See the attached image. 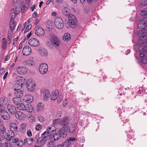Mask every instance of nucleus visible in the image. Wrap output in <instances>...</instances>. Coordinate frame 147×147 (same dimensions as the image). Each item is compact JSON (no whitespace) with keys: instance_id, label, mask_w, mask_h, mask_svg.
Segmentation results:
<instances>
[{"instance_id":"obj_1","label":"nucleus","mask_w":147,"mask_h":147,"mask_svg":"<svg viewBox=\"0 0 147 147\" xmlns=\"http://www.w3.org/2000/svg\"><path fill=\"white\" fill-rule=\"evenodd\" d=\"M61 45L59 39L56 36L52 35L49 39V40L46 42L47 47L50 49H52L55 47L56 48L59 47Z\"/></svg>"},{"instance_id":"obj_2","label":"nucleus","mask_w":147,"mask_h":147,"mask_svg":"<svg viewBox=\"0 0 147 147\" xmlns=\"http://www.w3.org/2000/svg\"><path fill=\"white\" fill-rule=\"evenodd\" d=\"M49 136L46 133H43L41 137L38 138L37 141L34 144L35 147H41L45 144L47 141L49 140Z\"/></svg>"},{"instance_id":"obj_3","label":"nucleus","mask_w":147,"mask_h":147,"mask_svg":"<svg viewBox=\"0 0 147 147\" xmlns=\"http://www.w3.org/2000/svg\"><path fill=\"white\" fill-rule=\"evenodd\" d=\"M59 135H58L56 133L52 135L53 136L51 137V141H53L58 140L59 137H62L63 138H65L67 135L65 131V128H61L59 130Z\"/></svg>"},{"instance_id":"obj_4","label":"nucleus","mask_w":147,"mask_h":147,"mask_svg":"<svg viewBox=\"0 0 147 147\" xmlns=\"http://www.w3.org/2000/svg\"><path fill=\"white\" fill-rule=\"evenodd\" d=\"M28 7H25V6L23 5L22 7L21 8V6L19 5L15 8V9L13 8L11 9V12L10 13V16L12 18H14L16 16V14H17L20 12L21 10L22 11L23 10H27Z\"/></svg>"},{"instance_id":"obj_5","label":"nucleus","mask_w":147,"mask_h":147,"mask_svg":"<svg viewBox=\"0 0 147 147\" xmlns=\"http://www.w3.org/2000/svg\"><path fill=\"white\" fill-rule=\"evenodd\" d=\"M146 47L143 45H138L136 46V51L137 52H140L139 55L140 57H143L147 53Z\"/></svg>"},{"instance_id":"obj_6","label":"nucleus","mask_w":147,"mask_h":147,"mask_svg":"<svg viewBox=\"0 0 147 147\" xmlns=\"http://www.w3.org/2000/svg\"><path fill=\"white\" fill-rule=\"evenodd\" d=\"M16 81L17 84L15 85V87H21L22 90H24L23 85H24L27 82L26 80L24 77L19 76L16 78Z\"/></svg>"},{"instance_id":"obj_7","label":"nucleus","mask_w":147,"mask_h":147,"mask_svg":"<svg viewBox=\"0 0 147 147\" xmlns=\"http://www.w3.org/2000/svg\"><path fill=\"white\" fill-rule=\"evenodd\" d=\"M68 19L69 26L73 28H75L77 22L76 17L72 14L70 15L68 17Z\"/></svg>"},{"instance_id":"obj_8","label":"nucleus","mask_w":147,"mask_h":147,"mask_svg":"<svg viewBox=\"0 0 147 147\" xmlns=\"http://www.w3.org/2000/svg\"><path fill=\"white\" fill-rule=\"evenodd\" d=\"M54 24L55 26L59 29H61L63 27V22L62 18L57 17L54 20Z\"/></svg>"},{"instance_id":"obj_9","label":"nucleus","mask_w":147,"mask_h":147,"mask_svg":"<svg viewBox=\"0 0 147 147\" xmlns=\"http://www.w3.org/2000/svg\"><path fill=\"white\" fill-rule=\"evenodd\" d=\"M9 128L10 131H12L11 135H9V137L10 138H12L14 137L15 132H16L18 129V126L17 124L14 123H11L10 124Z\"/></svg>"},{"instance_id":"obj_10","label":"nucleus","mask_w":147,"mask_h":147,"mask_svg":"<svg viewBox=\"0 0 147 147\" xmlns=\"http://www.w3.org/2000/svg\"><path fill=\"white\" fill-rule=\"evenodd\" d=\"M48 66L47 64L45 63L41 64L39 67L40 72L42 74H44L48 70Z\"/></svg>"},{"instance_id":"obj_11","label":"nucleus","mask_w":147,"mask_h":147,"mask_svg":"<svg viewBox=\"0 0 147 147\" xmlns=\"http://www.w3.org/2000/svg\"><path fill=\"white\" fill-rule=\"evenodd\" d=\"M34 32L36 35L42 36L45 34L43 29L40 27L37 26L34 28Z\"/></svg>"},{"instance_id":"obj_12","label":"nucleus","mask_w":147,"mask_h":147,"mask_svg":"<svg viewBox=\"0 0 147 147\" xmlns=\"http://www.w3.org/2000/svg\"><path fill=\"white\" fill-rule=\"evenodd\" d=\"M28 44L32 47H35L38 46L39 45V41L36 38H32L28 41Z\"/></svg>"},{"instance_id":"obj_13","label":"nucleus","mask_w":147,"mask_h":147,"mask_svg":"<svg viewBox=\"0 0 147 147\" xmlns=\"http://www.w3.org/2000/svg\"><path fill=\"white\" fill-rule=\"evenodd\" d=\"M14 94L16 97L20 98L23 96L22 91L24 90H22L21 87H16V88H14Z\"/></svg>"},{"instance_id":"obj_14","label":"nucleus","mask_w":147,"mask_h":147,"mask_svg":"<svg viewBox=\"0 0 147 147\" xmlns=\"http://www.w3.org/2000/svg\"><path fill=\"white\" fill-rule=\"evenodd\" d=\"M35 84L32 80L30 79L28 80L27 83V88L29 91H33L35 88Z\"/></svg>"},{"instance_id":"obj_15","label":"nucleus","mask_w":147,"mask_h":147,"mask_svg":"<svg viewBox=\"0 0 147 147\" xmlns=\"http://www.w3.org/2000/svg\"><path fill=\"white\" fill-rule=\"evenodd\" d=\"M32 52L31 48L28 46H25L23 47L22 53L24 55H30Z\"/></svg>"},{"instance_id":"obj_16","label":"nucleus","mask_w":147,"mask_h":147,"mask_svg":"<svg viewBox=\"0 0 147 147\" xmlns=\"http://www.w3.org/2000/svg\"><path fill=\"white\" fill-rule=\"evenodd\" d=\"M54 126L53 125L50 126L49 127L48 129H47V131H45L43 133H46L47 136H49V138L50 139L51 137V136L52 134H54V132L55 131V130H54V129L53 128Z\"/></svg>"},{"instance_id":"obj_17","label":"nucleus","mask_w":147,"mask_h":147,"mask_svg":"<svg viewBox=\"0 0 147 147\" xmlns=\"http://www.w3.org/2000/svg\"><path fill=\"white\" fill-rule=\"evenodd\" d=\"M147 25V20L145 19L140 20L138 25V27L139 29H143L145 26Z\"/></svg>"},{"instance_id":"obj_18","label":"nucleus","mask_w":147,"mask_h":147,"mask_svg":"<svg viewBox=\"0 0 147 147\" xmlns=\"http://www.w3.org/2000/svg\"><path fill=\"white\" fill-rule=\"evenodd\" d=\"M42 94L43 96V99L46 101H47L49 98L50 92L47 90L42 91Z\"/></svg>"},{"instance_id":"obj_19","label":"nucleus","mask_w":147,"mask_h":147,"mask_svg":"<svg viewBox=\"0 0 147 147\" xmlns=\"http://www.w3.org/2000/svg\"><path fill=\"white\" fill-rule=\"evenodd\" d=\"M16 70L18 74H25L27 72V69L25 67H19L17 68Z\"/></svg>"},{"instance_id":"obj_20","label":"nucleus","mask_w":147,"mask_h":147,"mask_svg":"<svg viewBox=\"0 0 147 147\" xmlns=\"http://www.w3.org/2000/svg\"><path fill=\"white\" fill-rule=\"evenodd\" d=\"M0 116L4 120H7L10 118L9 114L6 111H5L3 112L0 113Z\"/></svg>"},{"instance_id":"obj_21","label":"nucleus","mask_w":147,"mask_h":147,"mask_svg":"<svg viewBox=\"0 0 147 147\" xmlns=\"http://www.w3.org/2000/svg\"><path fill=\"white\" fill-rule=\"evenodd\" d=\"M63 128H65V131L66 132V133L67 132H72L76 128V125L74 124L71 125L70 127H67L65 126Z\"/></svg>"},{"instance_id":"obj_22","label":"nucleus","mask_w":147,"mask_h":147,"mask_svg":"<svg viewBox=\"0 0 147 147\" xmlns=\"http://www.w3.org/2000/svg\"><path fill=\"white\" fill-rule=\"evenodd\" d=\"M33 99V96L31 94L26 95L24 98V101L27 103L31 102Z\"/></svg>"},{"instance_id":"obj_23","label":"nucleus","mask_w":147,"mask_h":147,"mask_svg":"<svg viewBox=\"0 0 147 147\" xmlns=\"http://www.w3.org/2000/svg\"><path fill=\"white\" fill-rule=\"evenodd\" d=\"M7 109L9 112L12 114H14L16 112V107L11 105H8L7 106Z\"/></svg>"},{"instance_id":"obj_24","label":"nucleus","mask_w":147,"mask_h":147,"mask_svg":"<svg viewBox=\"0 0 147 147\" xmlns=\"http://www.w3.org/2000/svg\"><path fill=\"white\" fill-rule=\"evenodd\" d=\"M15 115L17 119L20 120L22 119L24 117V115L22 112L20 111H16L15 113Z\"/></svg>"},{"instance_id":"obj_25","label":"nucleus","mask_w":147,"mask_h":147,"mask_svg":"<svg viewBox=\"0 0 147 147\" xmlns=\"http://www.w3.org/2000/svg\"><path fill=\"white\" fill-rule=\"evenodd\" d=\"M59 124L61 125H65V126L68 122V119L66 117H65L62 119H59Z\"/></svg>"},{"instance_id":"obj_26","label":"nucleus","mask_w":147,"mask_h":147,"mask_svg":"<svg viewBox=\"0 0 147 147\" xmlns=\"http://www.w3.org/2000/svg\"><path fill=\"white\" fill-rule=\"evenodd\" d=\"M58 91H56L54 90L52 93L51 95V100H54L57 97L58 95Z\"/></svg>"},{"instance_id":"obj_27","label":"nucleus","mask_w":147,"mask_h":147,"mask_svg":"<svg viewBox=\"0 0 147 147\" xmlns=\"http://www.w3.org/2000/svg\"><path fill=\"white\" fill-rule=\"evenodd\" d=\"M24 64L27 67L31 66L34 65V62L31 60H27L23 62Z\"/></svg>"},{"instance_id":"obj_28","label":"nucleus","mask_w":147,"mask_h":147,"mask_svg":"<svg viewBox=\"0 0 147 147\" xmlns=\"http://www.w3.org/2000/svg\"><path fill=\"white\" fill-rule=\"evenodd\" d=\"M33 109V107L30 104H27L25 106V109L24 111H26L29 112H32Z\"/></svg>"},{"instance_id":"obj_29","label":"nucleus","mask_w":147,"mask_h":147,"mask_svg":"<svg viewBox=\"0 0 147 147\" xmlns=\"http://www.w3.org/2000/svg\"><path fill=\"white\" fill-rule=\"evenodd\" d=\"M71 144V142L68 140L63 142L61 144L58 145L57 147H68Z\"/></svg>"},{"instance_id":"obj_30","label":"nucleus","mask_w":147,"mask_h":147,"mask_svg":"<svg viewBox=\"0 0 147 147\" xmlns=\"http://www.w3.org/2000/svg\"><path fill=\"white\" fill-rule=\"evenodd\" d=\"M1 47L3 50L5 49L7 47V40L5 38H3L2 41Z\"/></svg>"},{"instance_id":"obj_31","label":"nucleus","mask_w":147,"mask_h":147,"mask_svg":"<svg viewBox=\"0 0 147 147\" xmlns=\"http://www.w3.org/2000/svg\"><path fill=\"white\" fill-rule=\"evenodd\" d=\"M9 26L10 30L11 32H12L15 29L16 26L15 24L12 20L11 19L10 20Z\"/></svg>"},{"instance_id":"obj_32","label":"nucleus","mask_w":147,"mask_h":147,"mask_svg":"<svg viewBox=\"0 0 147 147\" xmlns=\"http://www.w3.org/2000/svg\"><path fill=\"white\" fill-rule=\"evenodd\" d=\"M70 35L68 33H65L63 36V40L65 41H68L70 40Z\"/></svg>"},{"instance_id":"obj_33","label":"nucleus","mask_w":147,"mask_h":147,"mask_svg":"<svg viewBox=\"0 0 147 147\" xmlns=\"http://www.w3.org/2000/svg\"><path fill=\"white\" fill-rule=\"evenodd\" d=\"M13 102L15 104L18 105L19 102L21 101L20 97H16L13 98L12 100Z\"/></svg>"},{"instance_id":"obj_34","label":"nucleus","mask_w":147,"mask_h":147,"mask_svg":"<svg viewBox=\"0 0 147 147\" xmlns=\"http://www.w3.org/2000/svg\"><path fill=\"white\" fill-rule=\"evenodd\" d=\"M63 14L65 16H68L70 13L69 9L67 7H64L62 10Z\"/></svg>"},{"instance_id":"obj_35","label":"nucleus","mask_w":147,"mask_h":147,"mask_svg":"<svg viewBox=\"0 0 147 147\" xmlns=\"http://www.w3.org/2000/svg\"><path fill=\"white\" fill-rule=\"evenodd\" d=\"M33 142L34 140L32 138L26 139L24 140V143H26L27 144L29 145L31 144Z\"/></svg>"},{"instance_id":"obj_36","label":"nucleus","mask_w":147,"mask_h":147,"mask_svg":"<svg viewBox=\"0 0 147 147\" xmlns=\"http://www.w3.org/2000/svg\"><path fill=\"white\" fill-rule=\"evenodd\" d=\"M44 107L43 104L41 102L38 103L36 106V108L38 111H41L42 110Z\"/></svg>"},{"instance_id":"obj_37","label":"nucleus","mask_w":147,"mask_h":147,"mask_svg":"<svg viewBox=\"0 0 147 147\" xmlns=\"http://www.w3.org/2000/svg\"><path fill=\"white\" fill-rule=\"evenodd\" d=\"M17 106V108L21 110H24V109H25V105L24 104L22 103H20Z\"/></svg>"},{"instance_id":"obj_38","label":"nucleus","mask_w":147,"mask_h":147,"mask_svg":"<svg viewBox=\"0 0 147 147\" xmlns=\"http://www.w3.org/2000/svg\"><path fill=\"white\" fill-rule=\"evenodd\" d=\"M40 53L42 56H47V51L44 49H42L40 50Z\"/></svg>"},{"instance_id":"obj_39","label":"nucleus","mask_w":147,"mask_h":147,"mask_svg":"<svg viewBox=\"0 0 147 147\" xmlns=\"http://www.w3.org/2000/svg\"><path fill=\"white\" fill-rule=\"evenodd\" d=\"M141 14L143 16L147 17V9H144L141 12Z\"/></svg>"},{"instance_id":"obj_40","label":"nucleus","mask_w":147,"mask_h":147,"mask_svg":"<svg viewBox=\"0 0 147 147\" xmlns=\"http://www.w3.org/2000/svg\"><path fill=\"white\" fill-rule=\"evenodd\" d=\"M5 147H13V144L11 142H7L4 145Z\"/></svg>"},{"instance_id":"obj_41","label":"nucleus","mask_w":147,"mask_h":147,"mask_svg":"<svg viewBox=\"0 0 147 147\" xmlns=\"http://www.w3.org/2000/svg\"><path fill=\"white\" fill-rule=\"evenodd\" d=\"M26 125L23 124L21 125L20 128V131H25L26 128Z\"/></svg>"},{"instance_id":"obj_42","label":"nucleus","mask_w":147,"mask_h":147,"mask_svg":"<svg viewBox=\"0 0 147 147\" xmlns=\"http://www.w3.org/2000/svg\"><path fill=\"white\" fill-rule=\"evenodd\" d=\"M143 57H144L141 60L142 62V63L145 64L147 62V55H144Z\"/></svg>"},{"instance_id":"obj_43","label":"nucleus","mask_w":147,"mask_h":147,"mask_svg":"<svg viewBox=\"0 0 147 147\" xmlns=\"http://www.w3.org/2000/svg\"><path fill=\"white\" fill-rule=\"evenodd\" d=\"M7 142H9L6 138H3L1 139V140L0 142V143L1 144L2 146H3V145L5 144Z\"/></svg>"},{"instance_id":"obj_44","label":"nucleus","mask_w":147,"mask_h":147,"mask_svg":"<svg viewBox=\"0 0 147 147\" xmlns=\"http://www.w3.org/2000/svg\"><path fill=\"white\" fill-rule=\"evenodd\" d=\"M1 137L3 138H7V134L5 131H3L1 134Z\"/></svg>"},{"instance_id":"obj_45","label":"nucleus","mask_w":147,"mask_h":147,"mask_svg":"<svg viewBox=\"0 0 147 147\" xmlns=\"http://www.w3.org/2000/svg\"><path fill=\"white\" fill-rule=\"evenodd\" d=\"M5 111V107L3 105L0 104V114L3 112Z\"/></svg>"},{"instance_id":"obj_46","label":"nucleus","mask_w":147,"mask_h":147,"mask_svg":"<svg viewBox=\"0 0 147 147\" xmlns=\"http://www.w3.org/2000/svg\"><path fill=\"white\" fill-rule=\"evenodd\" d=\"M31 26L30 25H28L24 30V32H26L29 31L31 28Z\"/></svg>"},{"instance_id":"obj_47","label":"nucleus","mask_w":147,"mask_h":147,"mask_svg":"<svg viewBox=\"0 0 147 147\" xmlns=\"http://www.w3.org/2000/svg\"><path fill=\"white\" fill-rule=\"evenodd\" d=\"M11 34L10 33L9 31H8V36H7V41H11Z\"/></svg>"},{"instance_id":"obj_48","label":"nucleus","mask_w":147,"mask_h":147,"mask_svg":"<svg viewBox=\"0 0 147 147\" xmlns=\"http://www.w3.org/2000/svg\"><path fill=\"white\" fill-rule=\"evenodd\" d=\"M18 140V138L16 137L12 139V141L13 143H17Z\"/></svg>"},{"instance_id":"obj_49","label":"nucleus","mask_w":147,"mask_h":147,"mask_svg":"<svg viewBox=\"0 0 147 147\" xmlns=\"http://www.w3.org/2000/svg\"><path fill=\"white\" fill-rule=\"evenodd\" d=\"M17 145H18L19 146H21L23 144V142L22 141H20L18 140V143H17Z\"/></svg>"},{"instance_id":"obj_50","label":"nucleus","mask_w":147,"mask_h":147,"mask_svg":"<svg viewBox=\"0 0 147 147\" xmlns=\"http://www.w3.org/2000/svg\"><path fill=\"white\" fill-rule=\"evenodd\" d=\"M42 128L41 125H37L35 127V129L37 131H39L40 129Z\"/></svg>"},{"instance_id":"obj_51","label":"nucleus","mask_w":147,"mask_h":147,"mask_svg":"<svg viewBox=\"0 0 147 147\" xmlns=\"http://www.w3.org/2000/svg\"><path fill=\"white\" fill-rule=\"evenodd\" d=\"M59 119H56L54 120L53 122V125H55L56 124H59Z\"/></svg>"},{"instance_id":"obj_52","label":"nucleus","mask_w":147,"mask_h":147,"mask_svg":"<svg viewBox=\"0 0 147 147\" xmlns=\"http://www.w3.org/2000/svg\"><path fill=\"white\" fill-rule=\"evenodd\" d=\"M27 134L29 137H31L32 136V133L30 130L29 129L27 131Z\"/></svg>"},{"instance_id":"obj_53","label":"nucleus","mask_w":147,"mask_h":147,"mask_svg":"<svg viewBox=\"0 0 147 147\" xmlns=\"http://www.w3.org/2000/svg\"><path fill=\"white\" fill-rule=\"evenodd\" d=\"M1 125H0V130L2 131H4L5 130V127H4L3 125H1Z\"/></svg>"},{"instance_id":"obj_54","label":"nucleus","mask_w":147,"mask_h":147,"mask_svg":"<svg viewBox=\"0 0 147 147\" xmlns=\"http://www.w3.org/2000/svg\"><path fill=\"white\" fill-rule=\"evenodd\" d=\"M141 4L142 5H145L147 4V0H142Z\"/></svg>"},{"instance_id":"obj_55","label":"nucleus","mask_w":147,"mask_h":147,"mask_svg":"<svg viewBox=\"0 0 147 147\" xmlns=\"http://www.w3.org/2000/svg\"><path fill=\"white\" fill-rule=\"evenodd\" d=\"M62 96H59V97L58 98L57 100L58 102H60L62 100Z\"/></svg>"},{"instance_id":"obj_56","label":"nucleus","mask_w":147,"mask_h":147,"mask_svg":"<svg viewBox=\"0 0 147 147\" xmlns=\"http://www.w3.org/2000/svg\"><path fill=\"white\" fill-rule=\"evenodd\" d=\"M24 43V41H21V42L20 44L19 47H18V49H20L22 47V44Z\"/></svg>"},{"instance_id":"obj_57","label":"nucleus","mask_w":147,"mask_h":147,"mask_svg":"<svg viewBox=\"0 0 147 147\" xmlns=\"http://www.w3.org/2000/svg\"><path fill=\"white\" fill-rule=\"evenodd\" d=\"M142 32L144 33L147 32V25L144 27L142 30Z\"/></svg>"},{"instance_id":"obj_58","label":"nucleus","mask_w":147,"mask_h":147,"mask_svg":"<svg viewBox=\"0 0 147 147\" xmlns=\"http://www.w3.org/2000/svg\"><path fill=\"white\" fill-rule=\"evenodd\" d=\"M75 140H76V139L74 138L71 137V138H69L68 140L69 141H74Z\"/></svg>"},{"instance_id":"obj_59","label":"nucleus","mask_w":147,"mask_h":147,"mask_svg":"<svg viewBox=\"0 0 147 147\" xmlns=\"http://www.w3.org/2000/svg\"><path fill=\"white\" fill-rule=\"evenodd\" d=\"M5 99L4 97H2L0 98V102L2 103L4 102Z\"/></svg>"},{"instance_id":"obj_60","label":"nucleus","mask_w":147,"mask_h":147,"mask_svg":"<svg viewBox=\"0 0 147 147\" xmlns=\"http://www.w3.org/2000/svg\"><path fill=\"white\" fill-rule=\"evenodd\" d=\"M37 14V12H35L32 14V18H34L36 17Z\"/></svg>"},{"instance_id":"obj_61","label":"nucleus","mask_w":147,"mask_h":147,"mask_svg":"<svg viewBox=\"0 0 147 147\" xmlns=\"http://www.w3.org/2000/svg\"><path fill=\"white\" fill-rule=\"evenodd\" d=\"M32 34V32L31 31L27 35V36H26V39L27 40L30 37V36H31Z\"/></svg>"},{"instance_id":"obj_62","label":"nucleus","mask_w":147,"mask_h":147,"mask_svg":"<svg viewBox=\"0 0 147 147\" xmlns=\"http://www.w3.org/2000/svg\"><path fill=\"white\" fill-rule=\"evenodd\" d=\"M97 0H86L89 3H92L94 1H96Z\"/></svg>"},{"instance_id":"obj_63","label":"nucleus","mask_w":147,"mask_h":147,"mask_svg":"<svg viewBox=\"0 0 147 147\" xmlns=\"http://www.w3.org/2000/svg\"><path fill=\"white\" fill-rule=\"evenodd\" d=\"M10 58V55H8L7 56L5 59V61H8Z\"/></svg>"},{"instance_id":"obj_64","label":"nucleus","mask_w":147,"mask_h":147,"mask_svg":"<svg viewBox=\"0 0 147 147\" xmlns=\"http://www.w3.org/2000/svg\"><path fill=\"white\" fill-rule=\"evenodd\" d=\"M8 72H6L5 73V75L3 77V79L4 80H5V79L6 78V77L8 75Z\"/></svg>"}]
</instances>
